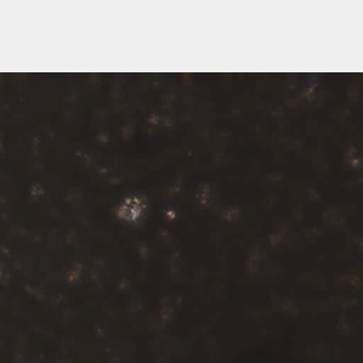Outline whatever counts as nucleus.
<instances>
[{
    "mask_svg": "<svg viewBox=\"0 0 363 363\" xmlns=\"http://www.w3.org/2000/svg\"><path fill=\"white\" fill-rule=\"evenodd\" d=\"M65 283H67V282H68V280H67V278H65Z\"/></svg>",
    "mask_w": 363,
    "mask_h": 363,
    "instance_id": "3",
    "label": "nucleus"
},
{
    "mask_svg": "<svg viewBox=\"0 0 363 363\" xmlns=\"http://www.w3.org/2000/svg\"><path fill=\"white\" fill-rule=\"evenodd\" d=\"M146 194H147L146 189L140 184L130 186L126 189V190L124 192L125 196L130 199H139Z\"/></svg>",
    "mask_w": 363,
    "mask_h": 363,
    "instance_id": "1",
    "label": "nucleus"
},
{
    "mask_svg": "<svg viewBox=\"0 0 363 363\" xmlns=\"http://www.w3.org/2000/svg\"><path fill=\"white\" fill-rule=\"evenodd\" d=\"M175 204L172 201H167L163 204V208L166 211H170L174 208Z\"/></svg>",
    "mask_w": 363,
    "mask_h": 363,
    "instance_id": "2",
    "label": "nucleus"
}]
</instances>
